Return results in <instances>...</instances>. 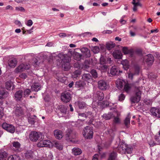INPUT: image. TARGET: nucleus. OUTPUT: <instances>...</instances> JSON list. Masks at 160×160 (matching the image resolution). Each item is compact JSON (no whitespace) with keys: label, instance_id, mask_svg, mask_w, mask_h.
Segmentation results:
<instances>
[{"label":"nucleus","instance_id":"obj_55","mask_svg":"<svg viewBox=\"0 0 160 160\" xmlns=\"http://www.w3.org/2000/svg\"><path fill=\"white\" fill-rule=\"evenodd\" d=\"M144 102L147 105H149L152 104V102L150 99H145L144 100Z\"/></svg>","mask_w":160,"mask_h":160},{"label":"nucleus","instance_id":"obj_13","mask_svg":"<svg viewBox=\"0 0 160 160\" xmlns=\"http://www.w3.org/2000/svg\"><path fill=\"white\" fill-rule=\"evenodd\" d=\"M59 57L61 60L62 63H69L70 61V58L67 55L64 54L60 55Z\"/></svg>","mask_w":160,"mask_h":160},{"label":"nucleus","instance_id":"obj_53","mask_svg":"<svg viewBox=\"0 0 160 160\" xmlns=\"http://www.w3.org/2000/svg\"><path fill=\"white\" fill-rule=\"evenodd\" d=\"M132 148L126 144V148L125 149V152H127V153H130L132 152Z\"/></svg>","mask_w":160,"mask_h":160},{"label":"nucleus","instance_id":"obj_48","mask_svg":"<svg viewBox=\"0 0 160 160\" xmlns=\"http://www.w3.org/2000/svg\"><path fill=\"white\" fill-rule=\"evenodd\" d=\"M69 63H62V68L65 71H68L69 69Z\"/></svg>","mask_w":160,"mask_h":160},{"label":"nucleus","instance_id":"obj_30","mask_svg":"<svg viewBox=\"0 0 160 160\" xmlns=\"http://www.w3.org/2000/svg\"><path fill=\"white\" fill-rule=\"evenodd\" d=\"M98 105L102 109H104L107 107L109 105V104L107 101H104L99 102Z\"/></svg>","mask_w":160,"mask_h":160},{"label":"nucleus","instance_id":"obj_26","mask_svg":"<svg viewBox=\"0 0 160 160\" xmlns=\"http://www.w3.org/2000/svg\"><path fill=\"white\" fill-rule=\"evenodd\" d=\"M33 152L31 150H27L24 153L25 157L27 159L32 158L33 157Z\"/></svg>","mask_w":160,"mask_h":160},{"label":"nucleus","instance_id":"obj_4","mask_svg":"<svg viewBox=\"0 0 160 160\" xmlns=\"http://www.w3.org/2000/svg\"><path fill=\"white\" fill-rule=\"evenodd\" d=\"M143 61L148 66H150L152 65L154 61V58L152 54H148L144 57Z\"/></svg>","mask_w":160,"mask_h":160},{"label":"nucleus","instance_id":"obj_29","mask_svg":"<svg viewBox=\"0 0 160 160\" xmlns=\"http://www.w3.org/2000/svg\"><path fill=\"white\" fill-rule=\"evenodd\" d=\"M106 45L107 49L110 50L115 47L116 44L114 43L110 42H107Z\"/></svg>","mask_w":160,"mask_h":160},{"label":"nucleus","instance_id":"obj_42","mask_svg":"<svg viewBox=\"0 0 160 160\" xmlns=\"http://www.w3.org/2000/svg\"><path fill=\"white\" fill-rule=\"evenodd\" d=\"M143 50L141 48H138L134 51V53L139 55L141 56L142 55Z\"/></svg>","mask_w":160,"mask_h":160},{"label":"nucleus","instance_id":"obj_43","mask_svg":"<svg viewBox=\"0 0 160 160\" xmlns=\"http://www.w3.org/2000/svg\"><path fill=\"white\" fill-rule=\"evenodd\" d=\"M90 64V60H86L83 63V67L85 69H87L89 67Z\"/></svg>","mask_w":160,"mask_h":160},{"label":"nucleus","instance_id":"obj_41","mask_svg":"<svg viewBox=\"0 0 160 160\" xmlns=\"http://www.w3.org/2000/svg\"><path fill=\"white\" fill-rule=\"evenodd\" d=\"M78 104L79 108L81 109L86 108L87 106L86 104L84 102L80 101L78 102Z\"/></svg>","mask_w":160,"mask_h":160},{"label":"nucleus","instance_id":"obj_1","mask_svg":"<svg viewBox=\"0 0 160 160\" xmlns=\"http://www.w3.org/2000/svg\"><path fill=\"white\" fill-rule=\"evenodd\" d=\"M82 133L85 139H90L93 137V129L89 126H87L84 128Z\"/></svg>","mask_w":160,"mask_h":160},{"label":"nucleus","instance_id":"obj_35","mask_svg":"<svg viewBox=\"0 0 160 160\" xmlns=\"http://www.w3.org/2000/svg\"><path fill=\"white\" fill-rule=\"evenodd\" d=\"M73 58L77 61H79L80 60L81 58V57H82V55L79 54L78 52H75L73 54Z\"/></svg>","mask_w":160,"mask_h":160},{"label":"nucleus","instance_id":"obj_34","mask_svg":"<svg viewBox=\"0 0 160 160\" xmlns=\"http://www.w3.org/2000/svg\"><path fill=\"white\" fill-rule=\"evenodd\" d=\"M113 114L112 112H109L108 114H104L102 116L103 118L106 120L110 119L112 117Z\"/></svg>","mask_w":160,"mask_h":160},{"label":"nucleus","instance_id":"obj_44","mask_svg":"<svg viewBox=\"0 0 160 160\" xmlns=\"http://www.w3.org/2000/svg\"><path fill=\"white\" fill-rule=\"evenodd\" d=\"M42 141V143H43L44 145L45 146L44 147H50L51 145V142L50 140H47Z\"/></svg>","mask_w":160,"mask_h":160},{"label":"nucleus","instance_id":"obj_58","mask_svg":"<svg viewBox=\"0 0 160 160\" xmlns=\"http://www.w3.org/2000/svg\"><path fill=\"white\" fill-rule=\"evenodd\" d=\"M125 95L123 94V93H121L119 96V97H118V100L119 101H123L125 98Z\"/></svg>","mask_w":160,"mask_h":160},{"label":"nucleus","instance_id":"obj_54","mask_svg":"<svg viewBox=\"0 0 160 160\" xmlns=\"http://www.w3.org/2000/svg\"><path fill=\"white\" fill-rule=\"evenodd\" d=\"M73 67L75 68H78V69H80L81 68H82V67L80 64L78 62H77L74 63Z\"/></svg>","mask_w":160,"mask_h":160},{"label":"nucleus","instance_id":"obj_6","mask_svg":"<svg viewBox=\"0 0 160 160\" xmlns=\"http://www.w3.org/2000/svg\"><path fill=\"white\" fill-rule=\"evenodd\" d=\"M98 88L102 90H105L109 87L108 82L104 80H100L98 82Z\"/></svg>","mask_w":160,"mask_h":160},{"label":"nucleus","instance_id":"obj_61","mask_svg":"<svg viewBox=\"0 0 160 160\" xmlns=\"http://www.w3.org/2000/svg\"><path fill=\"white\" fill-rule=\"evenodd\" d=\"M120 118L118 117H114L113 122L115 123H118L120 122Z\"/></svg>","mask_w":160,"mask_h":160},{"label":"nucleus","instance_id":"obj_17","mask_svg":"<svg viewBox=\"0 0 160 160\" xmlns=\"http://www.w3.org/2000/svg\"><path fill=\"white\" fill-rule=\"evenodd\" d=\"M54 134L56 138L58 139H61L63 136L62 132L58 129L55 130L54 131Z\"/></svg>","mask_w":160,"mask_h":160},{"label":"nucleus","instance_id":"obj_23","mask_svg":"<svg viewBox=\"0 0 160 160\" xmlns=\"http://www.w3.org/2000/svg\"><path fill=\"white\" fill-rule=\"evenodd\" d=\"M8 156L7 152L2 150H0V160H6Z\"/></svg>","mask_w":160,"mask_h":160},{"label":"nucleus","instance_id":"obj_15","mask_svg":"<svg viewBox=\"0 0 160 160\" xmlns=\"http://www.w3.org/2000/svg\"><path fill=\"white\" fill-rule=\"evenodd\" d=\"M17 63V61L16 58H10L8 60V64L9 66L11 68L15 67Z\"/></svg>","mask_w":160,"mask_h":160},{"label":"nucleus","instance_id":"obj_7","mask_svg":"<svg viewBox=\"0 0 160 160\" xmlns=\"http://www.w3.org/2000/svg\"><path fill=\"white\" fill-rule=\"evenodd\" d=\"M2 126L3 129L9 132L13 133L15 132V128L12 125L4 122L2 124Z\"/></svg>","mask_w":160,"mask_h":160},{"label":"nucleus","instance_id":"obj_9","mask_svg":"<svg viewBox=\"0 0 160 160\" xmlns=\"http://www.w3.org/2000/svg\"><path fill=\"white\" fill-rule=\"evenodd\" d=\"M141 95L140 92H136L135 95L132 96L130 98L131 102L134 103L138 102L140 100Z\"/></svg>","mask_w":160,"mask_h":160},{"label":"nucleus","instance_id":"obj_56","mask_svg":"<svg viewBox=\"0 0 160 160\" xmlns=\"http://www.w3.org/2000/svg\"><path fill=\"white\" fill-rule=\"evenodd\" d=\"M30 92L31 91L29 89H27L25 90L24 92V97H25L26 96H28Z\"/></svg>","mask_w":160,"mask_h":160},{"label":"nucleus","instance_id":"obj_12","mask_svg":"<svg viewBox=\"0 0 160 160\" xmlns=\"http://www.w3.org/2000/svg\"><path fill=\"white\" fill-rule=\"evenodd\" d=\"M126 147V144L122 142L120 146L118 147L117 149V152L121 154L125 153Z\"/></svg>","mask_w":160,"mask_h":160},{"label":"nucleus","instance_id":"obj_18","mask_svg":"<svg viewBox=\"0 0 160 160\" xmlns=\"http://www.w3.org/2000/svg\"><path fill=\"white\" fill-rule=\"evenodd\" d=\"M121 72H122V71H118V68L116 66L112 67L110 69V73L112 75H118Z\"/></svg>","mask_w":160,"mask_h":160},{"label":"nucleus","instance_id":"obj_27","mask_svg":"<svg viewBox=\"0 0 160 160\" xmlns=\"http://www.w3.org/2000/svg\"><path fill=\"white\" fill-rule=\"evenodd\" d=\"M126 82L123 80H119L117 81L116 84L117 87L119 89H122V88L123 86L125 84Z\"/></svg>","mask_w":160,"mask_h":160},{"label":"nucleus","instance_id":"obj_16","mask_svg":"<svg viewBox=\"0 0 160 160\" xmlns=\"http://www.w3.org/2000/svg\"><path fill=\"white\" fill-rule=\"evenodd\" d=\"M112 55L115 59H121L122 58V54L120 50H116L112 53Z\"/></svg>","mask_w":160,"mask_h":160},{"label":"nucleus","instance_id":"obj_39","mask_svg":"<svg viewBox=\"0 0 160 160\" xmlns=\"http://www.w3.org/2000/svg\"><path fill=\"white\" fill-rule=\"evenodd\" d=\"M158 108L155 107H152L150 109V112L153 115L157 117L158 115L157 112L158 110Z\"/></svg>","mask_w":160,"mask_h":160},{"label":"nucleus","instance_id":"obj_8","mask_svg":"<svg viewBox=\"0 0 160 160\" xmlns=\"http://www.w3.org/2000/svg\"><path fill=\"white\" fill-rule=\"evenodd\" d=\"M29 137L31 141L32 142H36L40 136L37 132L35 131H32L30 133Z\"/></svg>","mask_w":160,"mask_h":160},{"label":"nucleus","instance_id":"obj_37","mask_svg":"<svg viewBox=\"0 0 160 160\" xmlns=\"http://www.w3.org/2000/svg\"><path fill=\"white\" fill-rule=\"evenodd\" d=\"M24 69V65L23 64H21L16 68L15 72L16 73L21 72L23 71Z\"/></svg>","mask_w":160,"mask_h":160},{"label":"nucleus","instance_id":"obj_60","mask_svg":"<svg viewBox=\"0 0 160 160\" xmlns=\"http://www.w3.org/2000/svg\"><path fill=\"white\" fill-rule=\"evenodd\" d=\"M4 115L3 109L2 108H0V118L2 119Z\"/></svg>","mask_w":160,"mask_h":160},{"label":"nucleus","instance_id":"obj_19","mask_svg":"<svg viewBox=\"0 0 160 160\" xmlns=\"http://www.w3.org/2000/svg\"><path fill=\"white\" fill-rule=\"evenodd\" d=\"M117 153L115 151H113L108 154V157L107 160H117Z\"/></svg>","mask_w":160,"mask_h":160},{"label":"nucleus","instance_id":"obj_20","mask_svg":"<svg viewBox=\"0 0 160 160\" xmlns=\"http://www.w3.org/2000/svg\"><path fill=\"white\" fill-rule=\"evenodd\" d=\"M22 93L23 91L22 90H19L16 92L15 97L17 101H21L22 97Z\"/></svg>","mask_w":160,"mask_h":160},{"label":"nucleus","instance_id":"obj_32","mask_svg":"<svg viewBox=\"0 0 160 160\" xmlns=\"http://www.w3.org/2000/svg\"><path fill=\"white\" fill-rule=\"evenodd\" d=\"M130 117L129 115H128L124 120V124L126 127L128 128L129 127L130 124Z\"/></svg>","mask_w":160,"mask_h":160},{"label":"nucleus","instance_id":"obj_2","mask_svg":"<svg viewBox=\"0 0 160 160\" xmlns=\"http://www.w3.org/2000/svg\"><path fill=\"white\" fill-rule=\"evenodd\" d=\"M66 138L67 141L75 142L76 138V132L71 129H68L66 132Z\"/></svg>","mask_w":160,"mask_h":160},{"label":"nucleus","instance_id":"obj_52","mask_svg":"<svg viewBox=\"0 0 160 160\" xmlns=\"http://www.w3.org/2000/svg\"><path fill=\"white\" fill-rule=\"evenodd\" d=\"M28 122L30 124L32 125L34 124L36 121L35 119L34 118H32L30 117H29L28 118Z\"/></svg>","mask_w":160,"mask_h":160},{"label":"nucleus","instance_id":"obj_28","mask_svg":"<svg viewBox=\"0 0 160 160\" xmlns=\"http://www.w3.org/2000/svg\"><path fill=\"white\" fill-rule=\"evenodd\" d=\"M96 94L97 99L100 100H102L104 98V94L103 92L100 91L97 92Z\"/></svg>","mask_w":160,"mask_h":160},{"label":"nucleus","instance_id":"obj_59","mask_svg":"<svg viewBox=\"0 0 160 160\" xmlns=\"http://www.w3.org/2000/svg\"><path fill=\"white\" fill-rule=\"evenodd\" d=\"M19 77L22 79H24L27 77V76L26 73H22L19 75Z\"/></svg>","mask_w":160,"mask_h":160},{"label":"nucleus","instance_id":"obj_25","mask_svg":"<svg viewBox=\"0 0 160 160\" xmlns=\"http://www.w3.org/2000/svg\"><path fill=\"white\" fill-rule=\"evenodd\" d=\"M9 96V93L8 92L5 90L0 91V99H2L6 98Z\"/></svg>","mask_w":160,"mask_h":160},{"label":"nucleus","instance_id":"obj_50","mask_svg":"<svg viewBox=\"0 0 160 160\" xmlns=\"http://www.w3.org/2000/svg\"><path fill=\"white\" fill-rule=\"evenodd\" d=\"M5 87L8 90H10L12 86V83L11 81H9L5 83Z\"/></svg>","mask_w":160,"mask_h":160},{"label":"nucleus","instance_id":"obj_24","mask_svg":"<svg viewBox=\"0 0 160 160\" xmlns=\"http://www.w3.org/2000/svg\"><path fill=\"white\" fill-rule=\"evenodd\" d=\"M72 153L75 156L80 155L82 153V150L79 148H74L72 150Z\"/></svg>","mask_w":160,"mask_h":160},{"label":"nucleus","instance_id":"obj_14","mask_svg":"<svg viewBox=\"0 0 160 160\" xmlns=\"http://www.w3.org/2000/svg\"><path fill=\"white\" fill-rule=\"evenodd\" d=\"M81 51L83 55L86 58H89L91 56L90 50L86 48H83L81 49Z\"/></svg>","mask_w":160,"mask_h":160},{"label":"nucleus","instance_id":"obj_64","mask_svg":"<svg viewBox=\"0 0 160 160\" xmlns=\"http://www.w3.org/2000/svg\"><path fill=\"white\" fill-rule=\"evenodd\" d=\"M154 139L155 141L157 142H158L160 143V135H159L158 136H155L154 137Z\"/></svg>","mask_w":160,"mask_h":160},{"label":"nucleus","instance_id":"obj_46","mask_svg":"<svg viewBox=\"0 0 160 160\" xmlns=\"http://www.w3.org/2000/svg\"><path fill=\"white\" fill-rule=\"evenodd\" d=\"M81 74V70L80 69H77L74 72L72 76L74 78H77L78 77V75H80Z\"/></svg>","mask_w":160,"mask_h":160},{"label":"nucleus","instance_id":"obj_5","mask_svg":"<svg viewBox=\"0 0 160 160\" xmlns=\"http://www.w3.org/2000/svg\"><path fill=\"white\" fill-rule=\"evenodd\" d=\"M61 100L65 103L69 102L71 98L70 93L67 91L64 92L61 94Z\"/></svg>","mask_w":160,"mask_h":160},{"label":"nucleus","instance_id":"obj_38","mask_svg":"<svg viewBox=\"0 0 160 160\" xmlns=\"http://www.w3.org/2000/svg\"><path fill=\"white\" fill-rule=\"evenodd\" d=\"M108 66L106 65H100L99 69L102 72H106L108 69Z\"/></svg>","mask_w":160,"mask_h":160},{"label":"nucleus","instance_id":"obj_21","mask_svg":"<svg viewBox=\"0 0 160 160\" xmlns=\"http://www.w3.org/2000/svg\"><path fill=\"white\" fill-rule=\"evenodd\" d=\"M41 88L40 84L38 82L34 83L31 86V90L32 91L38 92Z\"/></svg>","mask_w":160,"mask_h":160},{"label":"nucleus","instance_id":"obj_57","mask_svg":"<svg viewBox=\"0 0 160 160\" xmlns=\"http://www.w3.org/2000/svg\"><path fill=\"white\" fill-rule=\"evenodd\" d=\"M99 48L98 46H95L93 49V52L95 53H98L99 51Z\"/></svg>","mask_w":160,"mask_h":160},{"label":"nucleus","instance_id":"obj_47","mask_svg":"<svg viewBox=\"0 0 160 160\" xmlns=\"http://www.w3.org/2000/svg\"><path fill=\"white\" fill-rule=\"evenodd\" d=\"M131 88V87L130 86L129 84L127 83L126 82L124 85V90L127 92H129Z\"/></svg>","mask_w":160,"mask_h":160},{"label":"nucleus","instance_id":"obj_31","mask_svg":"<svg viewBox=\"0 0 160 160\" xmlns=\"http://www.w3.org/2000/svg\"><path fill=\"white\" fill-rule=\"evenodd\" d=\"M19 156L16 154L11 155L9 156L7 160H20Z\"/></svg>","mask_w":160,"mask_h":160},{"label":"nucleus","instance_id":"obj_62","mask_svg":"<svg viewBox=\"0 0 160 160\" xmlns=\"http://www.w3.org/2000/svg\"><path fill=\"white\" fill-rule=\"evenodd\" d=\"M140 88H141V87H135V93L136 92H140V94H141V95L142 92L140 90Z\"/></svg>","mask_w":160,"mask_h":160},{"label":"nucleus","instance_id":"obj_45","mask_svg":"<svg viewBox=\"0 0 160 160\" xmlns=\"http://www.w3.org/2000/svg\"><path fill=\"white\" fill-rule=\"evenodd\" d=\"M91 75L89 74H84L82 76V79L84 81H88L91 78Z\"/></svg>","mask_w":160,"mask_h":160},{"label":"nucleus","instance_id":"obj_63","mask_svg":"<svg viewBox=\"0 0 160 160\" xmlns=\"http://www.w3.org/2000/svg\"><path fill=\"white\" fill-rule=\"evenodd\" d=\"M43 141H41L40 142H38L37 144V146L38 147L41 148V147H44V144L42 143Z\"/></svg>","mask_w":160,"mask_h":160},{"label":"nucleus","instance_id":"obj_11","mask_svg":"<svg viewBox=\"0 0 160 160\" xmlns=\"http://www.w3.org/2000/svg\"><path fill=\"white\" fill-rule=\"evenodd\" d=\"M124 54H129L131 57H132L134 55V50L132 49H128L127 47H123L122 49Z\"/></svg>","mask_w":160,"mask_h":160},{"label":"nucleus","instance_id":"obj_49","mask_svg":"<svg viewBox=\"0 0 160 160\" xmlns=\"http://www.w3.org/2000/svg\"><path fill=\"white\" fill-rule=\"evenodd\" d=\"M90 72L92 77L94 78H96L98 77V73L96 70L93 69Z\"/></svg>","mask_w":160,"mask_h":160},{"label":"nucleus","instance_id":"obj_22","mask_svg":"<svg viewBox=\"0 0 160 160\" xmlns=\"http://www.w3.org/2000/svg\"><path fill=\"white\" fill-rule=\"evenodd\" d=\"M58 108L63 115H65L66 114L67 110V107L63 105H60L58 106Z\"/></svg>","mask_w":160,"mask_h":160},{"label":"nucleus","instance_id":"obj_10","mask_svg":"<svg viewBox=\"0 0 160 160\" xmlns=\"http://www.w3.org/2000/svg\"><path fill=\"white\" fill-rule=\"evenodd\" d=\"M14 114L17 117H19L23 115L24 112L22 107L19 106H16L14 111Z\"/></svg>","mask_w":160,"mask_h":160},{"label":"nucleus","instance_id":"obj_36","mask_svg":"<svg viewBox=\"0 0 160 160\" xmlns=\"http://www.w3.org/2000/svg\"><path fill=\"white\" fill-rule=\"evenodd\" d=\"M53 145L54 147L59 150H62L63 149V145L58 142H54Z\"/></svg>","mask_w":160,"mask_h":160},{"label":"nucleus","instance_id":"obj_33","mask_svg":"<svg viewBox=\"0 0 160 160\" xmlns=\"http://www.w3.org/2000/svg\"><path fill=\"white\" fill-rule=\"evenodd\" d=\"M121 63L125 70H128L129 68V63L127 60H125L123 61Z\"/></svg>","mask_w":160,"mask_h":160},{"label":"nucleus","instance_id":"obj_40","mask_svg":"<svg viewBox=\"0 0 160 160\" xmlns=\"http://www.w3.org/2000/svg\"><path fill=\"white\" fill-rule=\"evenodd\" d=\"M84 85V82L81 81H79L78 82H77L75 84L76 87L78 88H81L83 87Z\"/></svg>","mask_w":160,"mask_h":160},{"label":"nucleus","instance_id":"obj_51","mask_svg":"<svg viewBox=\"0 0 160 160\" xmlns=\"http://www.w3.org/2000/svg\"><path fill=\"white\" fill-rule=\"evenodd\" d=\"M106 63V59L103 57H101L100 59V65H105Z\"/></svg>","mask_w":160,"mask_h":160},{"label":"nucleus","instance_id":"obj_3","mask_svg":"<svg viewBox=\"0 0 160 160\" xmlns=\"http://www.w3.org/2000/svg\"><path fill=\"white\" fill-rule=\"evenodd\" d=\"M11 149L14 152L17 153L20 152L22 151L20 143L18 141H14L12 142Z\"/></svg>","mask_w":160,"mask_h":160}]
</instances>
